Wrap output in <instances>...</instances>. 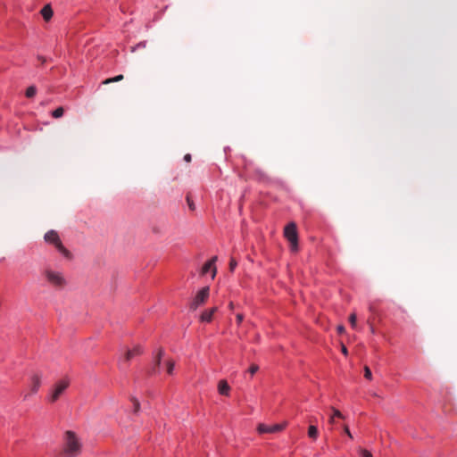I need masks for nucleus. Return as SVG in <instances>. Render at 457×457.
<instances>
[{
    "mask_svg": "<svg viewBox=\"0 0 457 457\" xmlns=\"http://www.w3.org/2000/svg\"><path fill=\"white\" fill-rule=\"evenodd\" d=\"M186 200H187V205H188V208L191 210V211H195V205L193 202V200L191 199V197L187 195V197H186Z\"/></svg>",
    "mask_w": 457,
    "mask_h": 457,
    "instance_id": "21",
    "label": "nucleus"
},
{
    "mask_svg": "<svg viewBox=\"0 0 457 457\" xmlns=\"http://www.w3.org/2000/svg\"><path fill=\"white\" fill-rule=\"evenodd\" d=\"M82 444L78 436L71 430L63 435V457H76L81 453Z\"/></svg>",
    "mask_w": 457,
    "mask_h": 457,
    "instance_id": "1",
    "label": "nucleus"
},
{
    "mask_svg": "<svg viewBox=\"0 0 457 457\" xmlns=\"http://www.w3.org/2000/svg\"><path fill=\"white\" fill-rule=\"evenodd\" d=\"M184 160L187 162H191V154H187L185 156H184Z\"/></svg>",
    "mask_w": 457,
    "mask_h": 457,
    "instance_id": "30",
    "label": "nucleus"
},
{
    "mask_svg": "<svg viewBox=\"0 0 457 457\" xmlns=\"http://www.w3.org/2000/svg\"><path fill=\"white\" fill-rule=\"evenodd\" d=\"M363 370H364V377L367 379L371 380L372 379V374H371V371H370V368L368 366H365Z\"/></svg>",
    "mask_w": 457,
    "mask_h": 457,
    "instance_id": "23",
    "label": "nucleus"
},
{
    "mask_svg": "<svg viewBox=\"0 0 457 457\" xmlns=\"http://www.w3.org/2000/svg\"><path fill=\"white\" fill-rule=\"evenodd\" d=\"M162 354H163V350L160 349L159 352H158L157 356H160V358L162 359Z\"/></svg>",
    "mask_w": 457,
    "mask_h": 457,
    "instance_id": "34",
    "label": "nucleus"
},
{
    "mask_svg": "<svg viewBox=\"0 0 457 457\" xmlns=\"http://www.w3.org/2000/svg\"><path fill=\"white\" fill-rule=\"evenodd\" d=\"M43 275L46 280L54 288L62 289L67 285V280L61 271L54 270L50 267L45 268Z\"/></svg>",
    "mask_w": 457,
    "mask_h": 457,
    "instance_id": "2",
    "label": "nucleus"
},
{
    "mask_svg": "<svg viewBox=\"0 0 457 457\" xmlns=\"http://www.w3.org/2000/svg\"><path fill=\"white\" fill-rule=\"evenodd\" d=\"M43 374L40 371H33L29 375V386L31 394H36L41 386Z\"/></svg>",
    "mask_w": 457,
    "mask_h": 457,
    "instance_id": "7",
    "label": "nucleus"
},
{
    "mask_svg": "<svg viewBox=\"0 0 457 457\" xmlns=\"http://www.w3.org/2000/svg\"><path fill=\"white\" fill-rule=\"evenodd\" d=\"M343 429H344V432L347 435V436L349 438L353 439V435L350 432L348 426L347 425H344Z\"/></svg>",
    "mask_w": 457,
    "mask_h": 457,
    "instance_id": "27",
    "label": "nucleus"
},
{
    "mask_svg": "<svg viewBox=\"0 0 457 457\" xmlns=\"http://www.w3.org/2000/svg\"><path fill=\"white\" fill-rule=\"evenodd\" d=\"M228 306H229V308L232 310V309L234 308V304H233V303H232V302H230Z\"/></svg>",
    "mask_w": 457,
    "mask_h": 457,
    "instance_id": "35",
    "label": "nucleus"
},
{
    "mask_svg": "<svg viewBox=\"0 0 457 457\" xmlns=\"http://www.w3.org/2000/svg\"><path fill=\"white\" fill-rule=\"evenodd\" d=\"M69 386L70 380L67 378L57 381L49 396V401L51 403H55L60 398V396L64 393V391L69 387Z\"/></svg>",
    "mask_w": 457,
    "mask_h": 457,
    "instance_id": "5",
    "label": "nucleus"
},
{
    "mask_svg": "<svg viewBox=\"0 0 457 457\" xmlns=\"http://www.w3.org/2000/svg\"><path fill=\"white\" fill-rule=\"evenodd\" d=\"M259 370V366L256 364H252L248 370L249 373L253 376Z\"/></svg>",
    "mask_w": 457,
    "mask_h": 457,
    "instance_id": "25",
    "label": "nucleus"
},
{
    "mask_svg": "<svg viewBox=\"0 0 457 457\" xmlns=\"http://www.w3.org/2000/svg\"><path fill=\"white\" fill-rule=\"evenodd\" d=\"M37 93V88L35 86H30L26 90V96L30 98L33 97Z\"/></svg>",
    "mask_w": 457,
    "mask_h": 457,
    "instance_id": "18",
    "label": "nucleus"
},
{
    "mask_svg": "<svg viewBox=\"0 0 457 457\" xmlns=\"http://www.w3.org/2000/svg\"><path fill=\"white\" fill-rule=\"evenodd\" d=\"M318 435H319V432H318L317 427L314 425H310L308 428L309 437L312 438V440H316L318 437Z\"/></svg>",
    "mask_w": 457,
    "mask_h": 457,
    "instance_id": "15",
    "label": "nucleus"
},
{
    "mask_svg": "<svg viewBox=\"0 0 457 457\" xmlns=\"http://www.w3.org/2000/svg\"><path fill=\"white\" fill-rule=\"evenodd\" d=\"M237 265V261L234 258H231L230 262H229V270H230V271H234V270L236 269Z\"/></svg>",
    "mask_w": 457,
    "mask_h": 457,
    "instance_id": "26",
    "label": "nucleus"
},
{
    "mask_svg": "<svg viewBox=\"0 0 457 457\" xmlns=\"http://www.w3.org/2000/svg\"><path fill=\"white\" fill-rule=\"evenodd\" d=\"M123 79H124L123 75L120 74V75L115 76L113 78L105 79L104 81V84H109V83H112V82L121 81Z\"/></svg>",
    "mask_w": 457,
    "mask_h": 457,
    "instance_id": "17",
    "label": "nucleus"
},
{
    "mask_svg": "<svg viewBox=\"0 0 457 457\" xmlns=\"http://www.w3.org/2000/svg\"><path fill=\"white\" fill-rule=\"evenodd\" d=\"M209 287H203L190 303V309L195 311L198 308V306L204 304L209 297Z\"/></svg>",
    "mask_w": 457,
    "mask_h": 457,
    "instance_id": "6",
    "label": "nucleus"
},
{
    "mask_svg": "<svg viewBox=\"0 0 457 457\" xmlns=\"http://www.w3.org/2000/svg\"><path fill=\"white\" fill-rule=\"evenodd\" d=\"M37 59L42 62L44 63L46 62V58L43 57V56H38Z\"/></svg>",
    "mask_w": 457,
    "mask_h": 457,
    "instance_id": "33",
    "label": "nucleus"
},
{
    "mask_svg": "<svg viewBox=\"0 0 457 457\" xmlns=\"http://www.w3.org/2000/svg\"><path fill=\"white\" fill-rule=\"evenodd\" d=\"M217 312V307L211 308L204 311L201 315V320L204 322H210L212 319V315Z\"/></svg>",
    "mask_w": 457,
    "mask_h": 457,
    "instance_id": "12",
    "label": "nucleus"
},
{
    "mask_svg": "<svg viewBox=\"0 0 457 457\" xmlns=\"http://www.w3.org/2000/svg\"><path fill=\"white\" fill-rule=\"evenodd\" d=\"M218 391L222 395H228L230 392V386L228 382L224 379L220 380L218 384Z\"/></svg>",
    "mask_w": 457,
    "mask_h": 457,
    "instance_id": "11",
    "label": "nucleus"
},
{
    "mask_svg": "<svg viewBox=\"0 0 457 457\" xmlns=\"http://www.w3.org/2000/svg\"><path fill=\"white\" fill-rule=\"evenodd\" d=\"M342 353H343L345 355H347V354H348L347 348H346L344 345H342Z\"/></svg>",
    "mask_w": 457,
    "mask_h": 457,
    "instance_id": "32",
    "label": "nucleus"
},
{
    "mask_svg": "<svg viewBox=\"0 0 457 457\" xmlns=\"http://www.w3.org/2000/svg\"><path fill=\"white\" fill-rule=\"evenodd\" d=\"M359 453H360L361 457H373L371 453L366 449L360 448Z\"/></svg>",
    "mask_w": 457,
    "mask_h": 457,
    "instance_id": "20",
    "label": "nucleus"
},
{
    "mask_svg": "<svg viewBox=\"0 0 457 457\" xmlns=\"http://www.w3.org/2000/svg\"><path fill=\"white\" fill-rule=\"evenodd\" d=\"M46 242L52 244L66 258L70 259L71 254L62 245L58 233L55 230H50L45 235Z\"/></svg>",
    "mask_w": 457,
    "mask_h": 457,
    "instance_id": "3",
    "label": "nucleus"
},
{
    "mask_svg": "<svg viewBox=\"0 0 457 457\" xmlns=\"http://www.w3.org/2000/svg\"><path fill=\"white\" fill-rule=\"evenodd\" d=\"M63 113H64V109L62 107H58L57 109L53 111L52 116L54 119H58V118H61L63 115Z\"/></svg>",
    "mask_w": 457,
    "mask_h": 457,
    "instance_id": "16",
    "label": "nucleus"
},
{
    "mask_svg": "<svg viewBox=\"0 0 457 457\" xmlns=\"http://www.w3.org/2000/svg\"><path fill=\"white\" fill-rule=\"evenodd\" d=\"M244 320V316L241 313L237 314V321L238 324H240Z\"/></svg>",
    "mask_w": 457,
    "mask_h": 457,
    "instance_id": "28",
    "label": "nucleus"
},
{
    "mask_svg": "<svg viewBox=\"0 0 457 457\" xmlns=\"http://www.w3.org/2000/svg\"><path fill=\"white\" fill-rule=\"evenodd\" d=\"M174 367H175L174 361H167V373L170 375L172 374Z\"/></svg>",
    "mask_w": 457,
    "mask_h": 457,
    "instance_id": "22",
    "label": "nucleus"
},
{
    "mask_svg": "<svg viewBox=\"0 0 457 457\" xmlns=\"http://www.w3.org/2000/svg\"><path fill=\"white\" fill-rule=\"evenodd\" d=\"M143 353V349L139 345H135L132 349H126L124 352V361H129L135 356L140 355Z\"/></svg>",
    "mask_w": 457,
    "mask_h": 457,
    "instance_id": "9",
    "label": "nucleus"
},
{
    "mask_svg": "<svg viewBox=\"0 0 457 457\" xmlns=\"http://www.w3.org/2000/svg\"><path fill=\"white\" fill-rule=\"evenodd\" d=\"M161 364V358L160 356H156V359H155V367H159Z\"/></svg>",
    "mask_w": 457,
    "mask_h": 457,
    "instance_id": "31",
    "label": "nucleus"
},
{
    "mask_svg": "<svg viewBox=\"0 0 457 457\" xmlns=\"http://www.w3.org/2000/svg\"><path fill=\"white\" fill-rule=\"evenodd\" d=\"M356 320L357 317L355 313H352L349 317V321L351 323V326L354 328L356 327Z\"/></svg>",
    "mask_w": 457,
    "mask_h": 457,
    "instance_id": "24",
    "label": "nucleus"
},
{
    "mask_svg": "<svg viewBox=\"0 0 457 457\" xmlns=\"http://www.w3.org/2000/svg\"><path fill=\"white\" fill-rule=\"evenodd\" d=\"M217 259V256H213L210 261H208L202 268V274H206L210 270H212V278H214L217 273V269L215 267Z\"/></svg>",
    "mask_w": 457,
    "mask_h": 457,
    "instance_id": "10",
    "label": "nucleus"
},
{
    "mask_svg": "<svg viewBox=\"0 0 457 457\" xmlns=\"http://www.w3.org/2000/svg\"><path fill=\"white\" fill-rule=\"evenodd\" d=\"M284 236L289 242L290 249L292 252L298 251V234L296 225L294 222H290L284 228Z\"/></svg>",
    "mask_w": 457,
    "mask_h": 457,
    "instance_id": "4",
    "label": "nucleus"
},
{
    "mask_svg": "<svg viewBox=\"0 0 457 457\" xmlns=\"http://www.w3.org/2000/svg\"><path fill=\"white\" fill-rule=\"evenodd\" d=\"M345 328L344 326L340 325V326L337 327L338 333L342 334V333L345 332Z\"/></svg>",
    "mask_w": 457,
    "mask_h": 457,
    "instance_id": "29",
    "label": "nucleus"
},
{
    "mask_svg": "<svg viewBox=\"0 0 457 457\" xmlns=\"http://www.w3.org/2000/svg\"><path fill=\"white\" fill-rule=\"evenodd\" d=\"M331 410L333 411V414L331 415V417L329 418L328 420V422L330 424H335L336 421H335V419L336 418H338V419H345V416L342 414V412L340 411H338L337 409L334 408V407H331Z\"/></svg>",
    "mask_w": 457,
    "mask_h": 457,
    "instance_id": "14",
    "label": "nucleus"
},
{
    "mask_svg": "<svg viewBox=\"0 0 457 457\" xmlns=\"http://www.w3.org/2000/svg\"><path fill=\"white\" fill-rule=\"evenodd\" d=\"M287 426V422L276 424L272 426H267L265 424H259L258 432L262 433H277L282 431Z\"/></svg>",
    "mask_w": 457,
    "mask_h": 457,
    "instance_id": "8",
    "label": "nucleus"
},
{
    "mask_svg": "<svg viewBox=\"0 0 457 457\" xmlns=\"http://www.w3.org/2000/svg\"><path fill=\"white\" fill-rule=\"evenodd\" d=\"M40 12L46 21H49L53 16V10L49 4L45 5Z\"/></svg>",
    "mask_w": 457,
    "mask_h": 457,
    "instance_id": "13",
    "label": "nucleus"
},
{
    "mask_svg": "<svg viewBox=\"0 0 457 457\" xmlns=\"http://www.w3.org/2000/svg\"><path fill=\"white\" fill-rule=\"evenodd\" d=\"M131 402L133 403V408H134V412L137 413L138 412L139 409H140V403L136 399V398H131Z\"/></svg>",
    "mask_w": 457,
    "mask_h": 457,
    "instance_id": "19",
    "label": "nucleus"
}]
</instances>
